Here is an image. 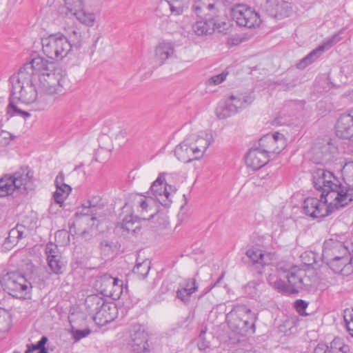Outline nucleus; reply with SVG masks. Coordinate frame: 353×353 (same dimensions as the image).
I'll use <instances>...</instances> for the list:
<instances>
[{"mask_svg":"<svg viewBox=\"0 0 353 353\" xmlns=\"http://www.w3.org/2000/svg\"><path fill=\"white\" fill-rule=\"evenodd\" d=\"M312 182L315 189L321 192V199L325 202L331 201L336 209L345 207L351 202L353 194L343 192V185L333 172L317 168L312 172Z\"/></svg>","mask_w":353,"mask_h":353,"instance_id":"nucleus-1","label":"nucleus"},{"mask_svg":"<svg viewBox=\"0 0 353 353\" xmlns=\"http://www.w3.org/2000/svg\"><path fill=\"white\" fill-rule=\"evenodd\" d=\"M258 316L259 314L252 312L247 305L236 303L227 314L226 321L232 332L236 334L246 336L255 332Z\"/></svg>","mask_w":353,"mask_h":353,"instance_id":"nucleus-2","label":"nucleus"},{"mask_svg":"<svg viewBox=\"0 0 353 353\" xmlns=\"http://www.w3.org/2000/svg\"><path fill=\"white\" fill-rule=\"evenodd\" d=\"M33 172L28 167H21L12 174H5L0 179V197L10 195L17 190L28 192L34 188Z\"/></svg>","mask_w":353,"mask_h":353,"instance_id":"nucleus-3","label":"nucleus"},{"mask_svg":"<svg viewBox=\"0 0 353 353\" xmlns=\"http://www.w3.org/2000/svg\"><path fill=\"white\" fill-rule=\"evenodd\" d=\"M283 274V279L288 281V283L285 281L284 293L297 294L300 290L309 291L312 288V279L305 270L293 266L288 269L284 268Z\"/></svg>","mask_w":353,"mask_h":353,"instance_id":"nucleus-4","label":"nucleus"},{"mask_svg":"<svg viewBox=\"0 0 353 353\" xmlns=\"http://www.w3.org/2000/svg\"><path fill=\"white\" fill-rule=\"evenodd\" d=\"M1 282L12 296L19 299H30L32 288L31 283L19 272H8Z\"/></svg>","mask_w":353,"mask_h":353,"instance_id":"nucleus-5","label":"nucleus"},{"mask_svg":"<svg viewBox=\"0 0 353 353\" xmlns=\"http://www.w3.org/2000/svg\"><path fill=\"white\" fill-rule=\"evenodd\" d=\"M43 53L51 59H63L70 51L66 37L61 32L50 34L41 39Z\"/></svg>","mask_w":353,"mask_h":353,"instance_id":"nucleus-6","label":"nucleus"},{"mask_svg":"<svg viewBox=\"0 0 353 353\" xmlns=\"http://www.w3.org/2000/svg\"><path fill=\"white\" fill-rule=\"evenodd\" d=\"M66 77L60 68H54L52 71L39 74V90L47 94L52 95L62 92Z\"/></svg>","mask_w":353,"mask_h":353,"instance_id":"nucleus-7","label":"nucleus"},{"mask_svg":"<svg viewBox=\"0 0 353 353\" xmlns=\"http://www.w3.org/2000/svg\"><path fill=\"white\" fill-rule=\"evenodd\" d=\"M230 11L233 21L239 26L252 29L259 27L261 23L259 14L245 4H234Z\"/></svg>","mask_w":353,"mask_h":353,"instance_id":"nucleus-8","label":"nucleus"},{"mask_svg":"<svg viewBox=\"0 0 353 353\" xmlns=\"http://www.w3.org/2000/svg\"><path fill=\"white\" fill-rule=\"evenodd\" d=\"M252 101L251 96L232 94L227 100L219 104L216 108V114L220 119H225L246 108Z\"/></svg>","mask_w":353,"mask_h":353,"instance_id":"nucleus-9","label":"nucleus"},{"mask_svg":"<svg viewBox=\"0 0 353 353\" xmlns=\"http://www.w3.org/2000/svg\"><path fill=\"white\" fill-rule=\"evenodd\" d=\"M303 213L312 218L318 219L330 215L336 208L331 201L325 202L324 199L316 197H307L303 203Z\"/></svg>","mask_w":353,"mask_h":353,"instance_id":"nucleus-10","label":"nucleus"},{"mask_svg":"<svg viewBox=\"0 0 353 353\" xmlns=\"http://www.w3.org/2000/svg\"><path fill=\"white\" fill-rule=\"evenodd\" d=\"M350 250L348 245L336 239L331 238L323 243L322 259L323 261H330L350 255Z\"/></svg>","mask_w":353,"mask_h":353,"instance_id":"nucleus-11","label":"nucleus"},{"mask_svg":"<svg viewBox=\"0 0 353 353\" xmlns=\"http://www.w3.org/2000/svg\"><path fill=\"white\" fill-rule=\"evenodd\" d=\"M260 148L268 154H279L287 145L286 139L283 134L276 132L267 134L259 139Z\"/></svg>","mask_w":353,"mask_h":353,"instance_id":"nucleus-12","label":"nucleus"},{"mask_svg":"<svg viewBox=\"0 0 353 353\" xmlns=\"http://www.w3.org/2000/svg\"><path fill=\"white\" fill-rule=\"evenodd\" d=\"M164 175V173L159 174V177L152 183L150 192H148L147 194L153 196L163 206L169 207L172 201L170 199V192L168 190V186L170 190L172 187L166 183Z\"/></svg>","mask_w":353,"mask_h":353,"instance_id":"nucleus-13","label":"nucleus"},{"mask_svg":"<svg viewBox=\"0 0 353 353\" xmlns=\"http://www.w3.org/2000/svg\"><path fill=\"white\" fill-rule=\"evenodd\" d=\"M341 39L339 34H335L330 38L324 41L316 48L312 50L307 55L303 58L296 67L299 69H304L307 65L316 61L326 50L337 43Z\"/></svg>","mask_w":353,"mask_h":353,"instance_id":"nucleus-14","label":"nucleus"},{"mask_svg":"<svg viewBox=\"0 0 353 353\" xmlns=\"http://www.w3.org/2000/svg\"><path fill=\"white\" fill-rule=\"evenodd\" d=\"M225 25V22H220L217 17H210L204 21H199L192 25L194 34L201 37L211 35L215 30L221 32V28Z\"/></svg>","mask_w":353,"mask_h":353,"instance_id":"nucleus-15","label":"nucleus"},{"mask_svg":"<svg viewBox=\"0 0 353 353\" xmlns=\"http://www.w3.org/2000/svg\"><path fill=\"white\" fill-rule=\"evenodd\" d=\"M131 346L136 353H148V336L140 325H134L130 330Z\"/></svg>","mask_w":353,"mask_h":353,"instance_id":"nucleus-16","label":"nucleus"},{"mask_svg":"<svg viewBox=\"0 0 353 353\" xmlns=\"http://www.w3.org/2000/svg\"><path fill=\"white\" fill-rule=\"evenodd\" d=\"M34 74L30 70L26 68V64L21 67L17 74H14L10 78V82L12 85L10 93L17 94L18 89H22L26 85H32L34 84Z\"/></svg>","mask_w":353,"mask_h":353,"instance_id":"nucleus-17","label":"nucleus"},{"mask_svg":"<svg viewBox=\"0 0 353 353\" xmlns=\"http://www.w3.org/2000/svg\"><path fill=\"white\" fill-rule=\"evenodd\" d=\"M336 135L342 139L353 137V110L340 115L335 125Z\"/></svg>","mask_w":353,"mask_h":353,"instance_id":"nucleus-18","label":"nucleus"},{"mask_svg":"<svg viewBox=\"0 0 353 353\" xmlns=\"http://www.w3.org/2000/svg\"><path fill=\"white\" fill-rule=\"evenodd\" d=\"M268 154L260 147L252 148L245 156V163L253 170H259L264 166L269 161Z\"/></svg>","mask_w":353,"mask_h":353,"instance_id":"nucleus-19","label":"nucleus"},{"mask_svg":"<svg viewBox=\"0 0 353 353\" xmlns=\"http://www.w3.org/2000/svg\"><path fill=\"white\" fill-rule=\"evenodd\" d=\"M268 14L275 19H281L289 17L292 12V4L283 0H276L269 4Z\"/></svg>","mask_w":353,"mask_h":353,"instance_id":"nucleus-20","label":"nucleus"},{"mask_svg":"<svg viewBox=\"0 0 353 353\" xmlns=\"http://www.w3.org/2000/svg\"><path fill=\"white\" fill-rule=\"evenodd\" d=\"M202 134H191L187 137L189 141L193 152L199 159L201 158L211 143V139L208 137V134L201 133Z\"/></svg>","mask_w":353,"mask_h":353,"instance_id":"nucleus-21","label":"nucleus"},{"mask_svg":"<svg viewBox=\"0 0 353 353\" xmlns=\"http://www.w3.org/2000/svg\"><path fill=\"white\" fill-rule=\"evenodd\" d=\"M174 43L172 41H163L159 43L155 48V59L162 65L165 61L173 57H176Z\"/></svg>","mask_w":353,"mask_h":353,"instance_id":"nucleus-22","label":"nucleus"},{"mask_svg":"<svg viewBox=\"0 0 353 353\" xmlns=\"http://www.w3.org/2000/svg\"><path fill=\"white\" fill-rule=\"evenodd\" d=\"M26 68L34 72V74H41L48 71H52L55 67L54 63L45 59L41 56H37L32 59L30 62L26 63Z\"/></svg>","mask_w":353,"mask_h":353,"instance_id":"nucleus-23","label":"nucleus"},{"mask_svg":"<svg viewBox=\"0 0 353 353\" xmlns=\"http://www.w3.org/2000/svg\"><path fill=\"white\" fill-rule=\"evenodd\" d=\"M174 154L180 161L183 163H190L193 160L199 159L195 152H193L187 138L175 148Z\"/></svg>","mask_w":353,"mask_h":353,"instance_id":"nucleus-24","label":"nucleus"},{"mask_svg":"<svg viewBox=\"0 0 353 353\" xmlns=\"http://www.w3.org/2000/svg\"><path fill=\"white\" fill-rule=\"evenodd\" d=\"M85 306L87 312L92 316V318L97 316L102 309L106 308L107 301L105 299L97 295H88L85 300Z\"/></svg>","mask_w":353,"mask_h":353,"instance_id":"nucleus-25","label":"nucleus"},{"mask_svg":"<svg viewBox=\"0 0 353 353\" xmlns=\"http://www.w3.org/2000/svg\"><path fill=\"white\" fill-rule=\"evenodd\" d=\"M192 11L197 17H214L216 12L214 0H197L192 6Z\"/></svg>","mask_w":353,"mask_h":353,"instance_id":"nucleus-26","label":"nucleus"},{"mask_svg":"<svg viewBox=\"0 0 353 353\" xmlns=\"http://www.w3.org/2000/svg\"><path fill=\"white\" fill-rule=\"evenodd\" d=\"M101 209V207L94 204L93 201L88 200L78 208L75 215L77 216L83 217L90 216V220L93 221V223L91 225L93 226L94 225V221H97L99 217H101V215L98 212Z\"/></svg>","mask_w":353,"mask_h":353,"instance_id":"nucleus-27","label":"nucleus"},{"mask_svg":"<svg viewBox=\"0 0 353 353\" xmlns=\"http://www.w3.org/2000/svg\"><path fill=\"white\" fill-rule=\"evenodd\" d=\"M106 308L102 309L97 316L94 317V321L99 325H105L108 323L112 321L116 317L117 307L112 303L107 302Z\"/></svg>","mask_w":353,"mask_h":353,"instance_id":"nucleus-28","label":"nucleus"},{"mask_svg":"<svg viewBox=\"0 0 353 353\" xmlns=\"http://www.w3.org/2000/svg\"><path fill=\"white\" fill-rule=\"evenodd\" d=\"M316 347L323 349L325 353H349L350 347L345 345L343 340L340 337H335L327 345L325 343H319Z\"/></svg>","mask_w":353,"mask_h":353,"instance_id":"nucleus-29","label":"nucleus"},{"mask_svg":"<svg viewBox=\"0 0 353 353\" xmlns=\"http://www.w3.org/2000/svg\"><path fill=\"white\" fill-rule=\"evenodd\" d=\"M37 94L35 85H26L22 89H18L17 98L22 103L30 104L35 101Z\"/></svg>","mask_w":353,"mask_h":353,"instance_id":"nucleus-30","label":"nucleus"},{"mask_svg":"<svg viewBox=\"0 0 353 353\" xmlns=\"http://www.w3.org/2000/svg\"><path fill=\"white\" fill-rule=\"evenodd\" d=\"M20 102L19 99L17 98V94L14 92L10 93L9 98V104L7 107L8 114L10 117L20 116L23 119H27L30 117V114L28 112L22 110L19 106L18 103Z\"/></svg>","mask_w":353,"mask_h":353,"instance_id":"nucleus-31","label":"nucleus"},{"mask_svg":"<svg viewBox=\"0 0 353 353\" xmlns=\"http://www.w3.org/2000/svg\"><path fill=\"white\" fill-rule=\"evenodd\" d=\"M248 258L250 259L252 264L259 268V274H261L262 270L260 268H263L268 263L265 260V255L263 251L257 248L248 249L245 253Z\"/></svg>","mask_w":353,"mask_h":353,"instance_id":"nucleus-32","label":"nucleus"},{"mask_svg":"<svg viewBox=\"0 0 353 353\" xmlns=\"http://www.w3.org/2000/svg\"><path fill=\"white\" fill-rule=\"evenodd\" d=\"M154 214H155L153 213L150 214L149 217L142 216L141 218H139L137 216H133L132 214L127 216L123 219L121 228L123 230H126L128 232H136L137 230H139L141 229L139 225L134 226L136 222H137L140 219L143 220H150L154 217Z\"/></svg>","mask_w":353,"mask_h":353,"instance_id":"nucleus-33","label":"nucleus"},{"mask_svg":"<svg viewBox=\"0 0 353 353\" xmlns=\"http://www.w3.org/2000/svg\"><path fill=\"white\" fill-rule=\"evenodd\" d=\"M284 268L279 266L278 268V274H270L267 278L268 283L279 292H283L285 288V281L283 279V271Z\"/></svg>","mask_w":353,"mask_h":353,"instance_id":"nucleus-34","label":"nucleus"},{"mask_svg":"<svg viewBox=\"0 0 353 353\" xmlns=\"http://www.w3.org/2000/svg\"><path fill=\"white\" fill-rule=\"evenodd\" d=\"M114 282H118V279L112 277L110 274H105L98 280L97 285L100 288L101 293L108 296L110 290L114 286Z\"/></svg>","mask_w":353,"mask_h":353,"instance_id":"nucleus-35","label":"nucleus"},{"mask_svg":"<svg viewBox=\"0 0 353 353\" xmlns=\"http://www.w3.org/2000/svg\"><path fill=\"white\" fill-rule=\"evenodd\" d=\"M150 263L151 262L148 259H143L141 261L139 256H138L136 265L133 268V272L137 274L139 279H144L150 270Z\"/></svg>","mask_w":353,"mask_h":353,"instance_id":"nucleus-36","label":"nucleus"},{"mask_svg":"<svg viewBox=\"0 0 353 353\" xmlns=\"http://www.w3.org/2000/svg\"><path fill=\"white\" fill-rule=\"evenodd\" d=\"M323 262H325L334 273H341L343 268L351 263V259L350 258V255H346L341 256L339 259L324 261Z\"/></svg>","mask_w":353,"mask_h":353,"instance_id":"nucleus-37","label":"nucleus"},{"mask_svg":"<svg viewBox=\"0 0 353 353\" xmlns=\"http://www.w3.org/2000/svg\"><path fill=\"white\" fill-rule=\"evenodd\" d=\"M66 39L70 46V50H72L73 49L79 50L83 46L81 32L77 28H71L70 32L68 33Z\"/></svg>","mask_w":353,"mask_h":353,"instance_id":"nucleus-38","label":"nucleus"},{"mask_svg":"<svg viewBox=\"0 0 353 353\" xmlns=\"http://www.w3.org/2000/svg\"><path fill=\"white\" fill-rule=\"evenodd\" d=\"M48 265L52 272L57 275L63 274L65 270V262L63 261L61 255L47 260Z\"/></svg>","mask_w":353,"mask_h":353,"instance_id":"nucleus-39","label":"nucleus"},{"mask_svg":"<svg viewBox=\"0 0 353 353\" xmlns=\"http://www.w3.org/2000/svg\"><path fill=\"white\" fill-rule=\"evenodd\" d=\"M189 0H171L168 5L171 12V16H179L183 14L187 8Z\"/></svg>","mask_w":353,"mask_h":353,"instance_id":"nucleus-40","label":"nucleus"},{"mask_svg":"<svg viewBox=\"0 0 353 353\" xmlns=\"http://www.w3.org/2000/svg\"><path fill=\"white\" fill-rule=\"evenodd\" d=\"M74 15L79 22L87 26H92L94 24L95 20L94 14L92 12H87L83 8L74 12Z\"/></svg>","mask_w":353,"mask_h":353,"instance_id":"nucleus-41","label":"nucleus"},{"mask_svg":"<svg viewBox=\"0 0 353 353\" xmlns=\"http://www.w3.org/2000/svg\"><path fill=\"white\" fill-rule=\"evenodd\" d=\"M71 190L72 188L68 185H62V187L58 186L53 194L54 201L59 204H62Z\"/></svg>","mask_w":353,"mask_h":353,"instance_id":"nucleus-42","label":"nucleus"},{"mask_svg":"<svg viewBox=\"0 0 353 353\" xmlns=\"http://www.w3.org/2000/svg\"><path fill=\"white\" fill-rule=\"evenodd\" d=\"M108 296H112L113 299H119L123 294V281L118 279V282H114V286L110 290Z\"/></svg>","mask_w":353,"mask_h":353,"instance_id":"nucleus-43","label":"nucleus"},{"mask_svg":"<svg viewBox=\"0 0 353 353\" xmlns=\"http://www.w3.org/2000/svg\"><path fill=\"white\" fill-rule=\"evenodd\" d=\"M65 4L73 15L74 12L83 8V0H65Z\"/></svg>","mask_w":353,"mask_h":353,"instance_id":"nucleus-44","label":"nucleus"},{"mask_svg":"<svg viewBox=\"0 0 353 353\" xmlns=\"http://www.w3.org/2000/svg\"><path fill=\"white\" fill-rule=\"evenodd\" d=\"M179 286L181 288H185L186 290H190V296H192L193 293L198 290V285L196 282V279L194 278H189L185 279L183 283L179 284ZM187 292H189V291Z\"/></svg>","mask_w":353,"mask_h":353,"instance_id":"nucleus-45","label":"nucleus"},{"mask_svg":"<svg viewBox=\"0 0 353 353\" xmlns=\"http://www.w3.org/2000/svg\"><path fill=\"white\" fill-rule=\"evenodd\" d=\"M260 283L256 281H250L245 287L246 293L252 298H256L259 296L258 287Z\"/></svg>","mask_w":353,"mask_h":353,"instance_id":"nucleus-46","label":"nucleus"},{"mask_svg":"<svg viewBox=\"0 0 353 353\" xmlns=\"http://www.w3.org/2000/svg\"><path fill=\"white\" fill-rule=\"evenodd\" d=\"M45 252L46 254L47 260L61 256L58 246L52 242L46 244Z\"/></svg>","mask_w":353,"mask_h":353,"instance_id":"nucleus-47","label":"nucleus"},{"mask_svg":"<svg viewBox=\"0 0 353 353\" xmlns=\"http://www.w3.org/2000/svg\"><path fill=\"white\" fill-rule=\"evenodd\" d=\"M48 339L46 336H43L41 339L36 344H31L27 345V350L25 353H30L31 352H36L39 349L46 347V344Z\"/></svg>","mask_w":353,"mask_h":353,"instance_id":"nucleus-48","label":"nucleus"},{"mask_svg":"<svg viewBox=\"0 0 353 353\" xmlns=\"http://www.w3.org/2000/svg\"><path fill=\"white\" fill-rule=\"evenodd\" d=\"M188 290L185 288H181L180 286L176 292V297L182 301L184 304L188 305L190 302L191 296Z\"/></svg>","mask_w":353,"mask_h":353,"instance_id":"nucleus-49","label":"nucleus"},{"mask_svg":"<svg viewBox=\"0 0 353 353\" xmlns=\"http://www.w3.org/2000/svg\"><path fill=\"white\" fill-rule=\"evenodd\" d=\"M343 319L345 323V327L351 335L353 333V317L352 314L349 312V308H347L343 312Z\"/></svg>","mask_w":353,"mask_h":353,"instance_id":"nucleus-50","label":"nucleus"},{"mask_svg":"<svg viewBox=\"0 0 353 353\" xmlns=\"http://www.w3.org/2000/svg\"><path fill=\"white\" fill-rule=\"evenodd\" d=\"M91 333V330L89 328L84 330H74L72 329L71 334L73 339L75 342L80 341L81 339L86 337Z\"/></svg>","mask_w":353,"mask_h":353,"instance_id":"nucleus-51","label":"nucleus"},{"mask_svg":"<svg viewBox=\"0 0 353 353\" xmlns=\"http://www.w3.org/2000/svg\"><path fill=\"white\" fill-rule=\"evenodd\" d=\"M205 330H202L198 337V347L200 350H205L210 345V341L205 339Z\"/></svg>","mask_w":353,"mask_h":353,"instance_id":"nucleus-52","label":"nucleus"},{"mask_svg":"<svg viewBox=\"0 0 353 353\" xmlns=\"http://www.w3.org/2000/svg\"><path fill=\"white\" fill-rule=\"evenodd\" d=\"M113 243L108 240H103L100 243V249L104 255H109L112 252Z\"/></svg>","mask_w":353,"mask_h":353,"instance_id":"nucleus-53","label":"nucleus"},{"mask_svg":"<svg viewBox=\"0 0 353 353\" xmlns=\"http://www.w3.org/2000/svg\"><path fill=\"white\" fill-rule=\"evenodd\" d=\"M227 73L222 72L217 75L212 76L209 79L208 82L210 85H217L222 83L226 78Z\"/></svg>","mask_w":353,"mask_h":353,"instance_id":"nucleus-54","label":"nucleus"},{"mask_svg":"<svg viewBox=\"0 0 353 353\" xmlns=\"http://www.w3.org/2000/svg\"><path fill=\"white\" fill-rule=\"evenodd\" d=\"M307 305L308 303L302 299H298L294 302V307L296 308V311L301 314H303Z\"/></svg>","mask_w":353,"mask_h":353,"instance_id":"nucleus-55","label":"nucleus"},{"mask_svg":"<svg viewBox=\"0 0 353 353\" xmlns=\"http://www.w3.org/2000/svg\"><path fill=\"white\" fill-rule=\"evenodd\" d=\"M18 228L17 225L11 229L9 232L8 236L7 239L9 241V242L14 243H17V236H18Z\"/></svg>","mask_w":353,"mask_h":353,"instance_id":"nucleus-56","label":"nucleus"},{"mask_svg":"<svg viewBox=\"0 0 353 353\" xmlns=\"http://www.w3.org/2000/svg\"><path fill=\"white\" fill-rule=\"evenodd\" d=\"M18 228V236H17V242L26 237L28 235V230L27 228L22 224H17Z\"/></svg>","mask_w":353,"mask_h":353,"instance_id":"nucleus-57","label":"nucleus"},{"mask_svg":"<svg viewBox=\"0 0 353 353\" xmlns=\"http://www.w3.org/2000/svg\"><path fill=\"white\" fill-rule=\"evenodd\" d=\"M54 183L56 185V188H58V186L62 187V185H67L64 183V174L62 171L59 172L58 175L57 176Z\"/></svg>","mask_w":353,"mask_h":353,"instance_id":"nucleus-58","label":"nucleus"},{"mask_svg":"<svg viewBox=\"0 0 353 353\" xmlns=\"http://www.w3.org/2000/svg\"><path fill=\"white\" fill-rule=\"evenodd\" d=\"M139 206L141 207L142 211L148 210V204L145 200L141 199V201L139 202Z\"/></svg>","mask_w":353,"mask_h":353,"instance_id":"nucleus-59","label":"nucleus"},{"mask_svg":"<svg viewBox=\"0 0 353 353\" xmlns=\"http://www.w3.org/2000/svg\"><path fill=\"white\" fill-rule=\"evenodd\" d=\"M350 250V258L351 259V263H353V243L349 246Z\"/></svg>","mask_w":353,"mask_h":353,"instance_id":"nucleus-60","label":"nucleus"},{"mask_svg":"<svg viewBox=\"0 0 353 353\" xmlns=\"http://www.w3.org/2000/svg\"><path fill=\"white\" fill-rule=\"evenodd\" d=\"M312 353H325V351L323 350V349L320 350L319 347H315Z\"/></svg>","mask_w":353,"mask_h":353,"instance_id":"nucleus-61","label":"nucleus"},{"mask_svg":"<svg viewBox=\"0 0 353 353\" xmlns=\"http://www.w3.org/2000/svg\"><path fill=\"white\" fill-rule=\"evenodd\" d=\"M223 274H222L218 279L217 281L214 283L213 285H212L210 288L209 290H210L212 288H214V286H216L217 285L218 283H219L221 281V280L223 279Z\"/></svg>","mask_w":353,"mask_h":353,"instance_id":"nucleus-62","label":"nucleus"},{"mask_svg":"<svg viewBox=\"0 0 353 353\" xmlns=\"http://www.w3.org/2000/svg\"><path fill=\"white\" fill-rule=\"evenodd\" d=\"M37 353H48V352L46 347H43L42 349L38 350V352Z\"/></svg>","mask_w":353,"mask_h":353,"instance_id":"nucleus-63","label":"nucleus"},{"mask_svg":"<svg viewBox=\"0 0 353 353\" xmlns=\"http://www.w3.org/2000/svg\"><path fill=\"white\" fill-rule=\"evenodd\" d=\"M12 353H21L19 351L14 350Z\"/></svg>","mask_w":353,"mask_h":353,"instance_id":"nucleus-64","label":"nucleus"}]
</instances>
